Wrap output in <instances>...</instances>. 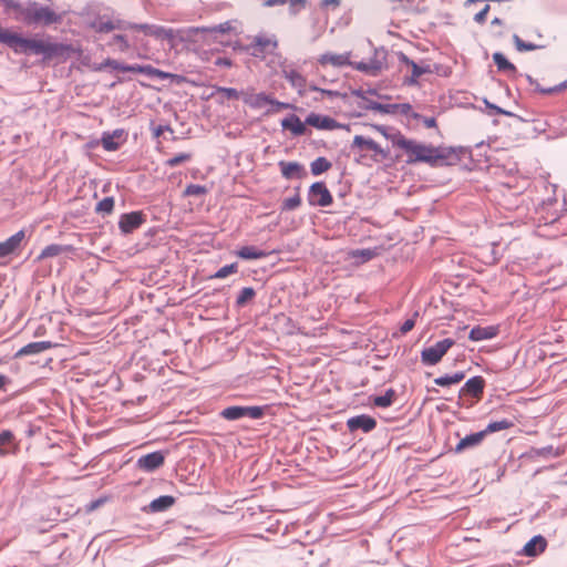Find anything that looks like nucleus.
Returning <instances> with one entry per match:
<instances>
[{
	"instance_id": "obj_1",
	"label": "nucleus",
	"mask_w": 567,
	"mask_h": 567,
	"mask_svg": "<svg viewBox=\"0 0 567 567\" xmlns=\"http://www.w3.org/2000/svg\"><path fill=\"white\" fill-rule=\"evenodd\" d=\"M0 42L11 48L18 54L32 52L34 54L52 56L60 51V45L56 43L22 38L18 33L4 29H0Z\"/></svg>"
},
{
	"instance_id": "obj_2",
	"label": "nucleus",
	"mask_w": 567,
	"mask_h": 567,
	"mask_svg": "<svg viewBox=\"0 0 567 567\" xmlns=\"http://www.w3.org/2000/svg\"><path fill=\"white\" fill-rule=\"evenodd\" d=\"M393 144L409 154L408 163L423 162L434 165L437 161L444 158L441 148L408 140L402 135H395Z\"/></svg>"
},
{
	"instance_id": "obj_3",
	"label": "nucleus",
	"mask_w": 567,
	"mask_h": 567,
	"mask_svg": "<svg viewBox=\"0 0 567 567\" xmlns=\"http://www.w3.org/2000/svg\"><path fill=\"white\" fill-rule=\"evenodd\" d=\"M22 16L28 24L50 25L61 20V17L49 7L41 6L37 2L29 3L22 10Z\"/></svg>"
},
{
	"instance_id": "obj_4",
	"label": "nucleus",
	"mask_w": 567,
	"mask_h": 567,
	"mask_svg": "<svg viewBox=\"0 0 567 567\" xmlns=\"http://www.w3.org/2000/svg\"><path fill=\"white\" fill-rule=\"evenodd\" d=\"M85 23L89 28L97 33H109L114 30H128L130 22L122 21L113 17L109 12L99 13L96 16H87Z\"/></svg>"
},
{
	"instance_id": "obj_5",
	"label": "nucleus",
	"mask_w": 567,
	"mask_h": 567,
	"mask_svg": "<svg viewBox=\"0 0 567 567\" xmlns=\"http://www.w3.org/2000/svg\"><path fill=\"white\" fill-rule=\"evenodd\" d=\"M388 51L383 47L373 48V55L369 61L354 62L353 69L370 76H378L388 68Z\"/></svg>"
},
{
	"instance_id": "obj_6",
	"label": "nucleus",
	"mask_w": 567,
	"mask_h": 567,
	"mask_svg": "<svg viewBox=\"0 0 567 567\" xmlns=\"http://www.w3.org/2000/svg\"><path fill=\"white\" fill-rule=\"evenodd\" d=\"M455 344L453 339L446 338L437 341L435 344L424 348L421 351V361L425 365H435L446 354V352Z\"/></svg>"
},
{
	"instance_id": "obj_7",
	"label": "nucleus",
	"mask_w": 567,
	"mask_h": 567,
	"mask_svg": "<svg viewBox=\"0 0 567 567\" xmlns=\"http://www.w3.org/2000/svg\"><path fill=\"white\" fill-rule=\"evenodd\" d=\"M220 415L228 420L235 421L243 417H249L251 420H258L264 415V409L260 406H228L224 409Z\"/></svg>"
},
{
	"instance_id": "obj_8",
	"label": "nucleus",
	"mask_w": 567,
	"mask_h": 567,
	"mask_svg": "<svg viewBox=\"0 0 567 567\" xmlns=\"http://www.w3.org/2000/svg\"><path fill=\"white\" fill-rule=\"evenodd\" d=\"M308 200L312 206L327 207L332 204V195L324 183L316 182L310 186Z\"/></svg>"
},
{
	"instance_id": "obj_9",
	"label": "nucleus",
	"mask_w": 567,
	"mask_h": 567,
	"mask_svg": "<svg viewBox=\"0 0 567 567\" xmlns=\"http://www.w3.org/2000/svg\"><path fill=\"white\" fill-rule=\"evenodd\" d=\"M165 456L166 453L163 451H155L143 455L136 461V468L145 473H152L164 464Z\"/></svg>"
},
{
	"instance_id": "obj_10",
	"label": "nucleus",
	"mask_w": 567,
	"mask_h": 567,
	"mask_svg": "<svg viewBox=\"0 0 567 567\" xmlns=\"http://www.w3.org/2000/svg\"><path fill=\"white\" fill-rule=\"evenodd\" d=\"M282 76L297 90L298 94L303 96L307 94L309 86H307L306 78L293 68L284 64L281 66Z\"/></svg>"
},
{
	"instance_id": "obj_11",
	"label": "nucleus",
	"mask_w": 567,
	"mask_h": 567,
	"mask_svg": "<svg viewBox=\"0 0 567 567\" xmlns=\"http://www.w3.org/2000/svg\"><path fill=\"white\" fill-rule=\"evenodd\" d=\"M367 150L374 153V159H385L389 156V151L383 150L372 138L362 135H355L352 142V148Z\"/></svg>"
},
{
	"instance_id": "obj_12",
	"label": "nucleus",
	"mask_w": 567,
	"mask_h": 567,
	"mask_svg": "<svg viewBox=\"0 0 567 567\" xmlns=\"http://www.w3.org/2000/svg\"><path fill=\"white\" fill-rule=\"evenodd\" d=\"M128 29H135L144 32L146 35L155 37L156 39H167L175 41V30L167 29L155 24H133Z\"/></svg>"
},
{
	"instance_id": "obj_13",
	"label": "nucleus",
	"mask_w": 567,
	"mask_h": 567,
	"mask_svg": "<svg viewBox=\"0 0 567 567\" xmlns=\"http://www.w3.org/2000/svg\"><path fill=\"white\" fill-rule=\"evenodd\" d=\"M142 212H131L122 214L118 220V228L122 234L127 235L137 229L144 223Z\"/></svg>"
},
{
	"instance_id": "obj_14",
	"label": "nucleus",
	"mask_w": 567,
	"mask_h": 567,
	"mask_svg": "<svg viewBox=\"0 0 567 567\" xmlns=\"http://www.w3.org/2000/svg\"><path fill=\"white\" fill-rule=\"evenodd\" d=\"M377 426V421L374 417L360 414L352 417H349L347 421V427L350 432L361 431L363 433H369L374 430Z\"/></svg>"
},
{
	"instance_id": "obj_15",
	"label": "nucleus",
	"mask_w": 567,
	"mask_h": 567,
	"mask_svg": "<svg viewBox=\"0 0 567 567\" xmlns=\"http://www.w3.org/2000/svg\"><path fill=\"white\" fill-rule=\"evenodd\" d=\"M126 141V133L124 130H114L113 132L104 133L101 137V144L105 151L113 152Z\"/></svg>"
},
{
	"instance_id": "obj_16",
	"label": "nucleus",
	"mask_w": 567,
	"mask_h": 567,
	"mask_svg": "<svg viewBox=\"0 0 567 567\" xmlns=\"http://www.w3.org/2000/svg\"><path fill=\"white\" fill-rule=\"evenodd\" d=\"M25 239L24 230H19L4 241L0 243V258L8 257L21 247L22 241Z\"/></svg>"
},
{
	"instance_id": "obj_17",
	"label": "nucleus",
	"mask_w": 567,
	"mask_h": 567,
	"mask_svg": "<svg viewBox=\"0 0 567 567\" xmlns=\"http://www.w3.org/2000/svg\"><path fill=\"white\" fill-rule=\"evenodd\" d=\"M306 124L313 126L318 130H326V131H331V130L340 127L339 123L334 118L327 116V115L317 114V113H310L306 117Z\"/></svg>"
},
{
	"instance_id": "obj_18",
	"label": "nucleus",
	"mask_w": 567,
	"mask_h": 567,
	"mask_svg": "<svg viewBox=\"0 0 567 567\" xmlns=\"http://www.w3.org/2000/svg\"><path fill=\"white\" fill-rule=\"evenodd\" d=\"M277 48V40L272 37L257 35L251 43V53L255 56L271 52Z\"/></svg>"
},
{
	"instance_id": "obj_19",
	"label": "nucleus",
	"mask_w": 567,
	"mask_h": 567,
	"mask_svg": "<svg viewBox=\"0 0 567 567\" xmlns=\"http://www.w3.org/2000/svg\"><path fill=\"white\" fill-rule=\"evenodd\" d=\"M281 175L286 179H301L307 175L305 167L297 162H279Z\"/></svg>"
},
{
	"instance_id": "obj_20",
	"label": "nucleus",
	"mask_w": 567,
	"mask_h": 567,
	"mask_svg": "<svg viewBox=\"0 0 567 567\" xmlns=\"http://www.w3.org/2000/svg\"><path fill=\"white\" fill-rule=\"evenodd\" d=\"M350 55H351L350 52H346V53H341V54L328 52V53L320 55L318 59V62L321 65L331 64L337 68L350 65L353 68L354 62H352L350 60Z\"/></svg>"
},
{
	"instance_id": "obj_21",
	"label": "nucleus",
	"mask_w": 567,
	"mask_h": 567,
	"mask_svg": "<svg viewBox=\"0 0 567 567\" xmlns=\"http://www.w3.org/2000/svg\"><path fill=\"white\" fill-rule=\"evenodd\" d=\"M399 60L401 62V64H404L406 65L408 68L411 69V78L409 79L408 83L409 84H414L416 83L417 79L425 74V73H430L431 72V69H430V65L426 64V65H419L416 64L413 60H410L404 53H399Z\"/></svg>"
},
{
	"instance_id": "obj_22",
	"label": "nucleus",
	"mask_w": 567,
	"mask_h": 567,
	"mask_svg": "<svg viewBox=\"0 0 567 567\" xmlns=\"http://www.w3.org/2000/svg\"><path fill=\"white\" fill-rule=\"evenodd\" d=\"M243 101L250 107L260 110L269 106L271 96L266 93L245 92L243 93Z\"/></svg>"
},
{
	"instance_id": "obj_23",
	"label": "nucleus",
	"mask_w": 567,
	"mask_h": 567,
	"mask_svg": "<svg viewBox=\"0 0 567 567\" xmlns=\"http://www.w3.org/2000/svg\"><path fill=\"white\" fill-rule=\"evenodd\" d=\"M18 451V443L13 433L9 430H3L0 432V455L7 456L11 454H16Z\"/></svg>"
},
{
	"instance_id": "obj_24",
	"label": "nucleus",
	"mask_w": 567,
	"mask_h": 567,
	"mask_svg": "<svg viewBox=\"0 0 567 567\" xmlns=\"http://www.w3.org/2000/svg\"><path fill=\"white\" fill-rule=\"evenodd\" d=\"M484 437H485V432H483V431L471 433V434H468L465 437L460 440V442L455 446L454 451L456 453H461V452H464L466 450L474 449V447L478 446L482 443Z\"/></svg>"
},
{
	"instance_id": "obj_25",
	"label": "nucleus",
	"mask_w": 567,
	"mask_h": 567,
	"mask_svg": "<svg viewBox=\"0 0 567 567\" xmlns=\"http://www.w3.org/2000/svg\"><path fill=\"white\" fill-rule=\"evenodd\" d=\"M281 127L295 136H300L306 133V121L302 122L297 115L290 114L281 121Z\"/></svg>"
},
{
	"instance_id": "obj_26",
	"label": "nucleus",
	"mask_w": 567,
	"mask_h": 567,
	"mask_svg": "<svg viewBox=\"0 0 567 567\" xmlns=\"http://www.w3.org/2000/svg\"><path fill=\"white\" fill-rule=\"evenodd\" d=\"M208 28L189 27L185 29L175 30V40L185 42H195L199 33H207Z\"/></svg>"
},
{
	"instance_id": "obj_27",
	"label": "nucleus",
	"mask_w": 567,
	"mask_h": 567,
	"mask_svg": "<svg viewBox=\"0 0 567 567\" xmlns=\"http://www.w3.org/2000/svg\"><path fill=\"white\" fill-rule=\"evenodd\" d=\"M547 546L546 539L540 536H534L525 546H524V554L529 557H534L539 555L545 550Z\"/></svg>"
},
{
	"instance_id": "obj_28",
	"label": "nucleus",
	"mask_w": 567,
	"mask_h": 567,
	"mask_svg": "<svg viewBox=\"0 0 567 567\" xmlns=\"http://www.w3.org/2000/svg\"><path fill=\"white\" fill-rule=\"evenodd\" d=\"M497 334V328L489 326V327H474L470 331L468 338L472 341H483V340H489L494 338Z\"/></svg>"
},
{
	"instance_id": "obj_29",
	"label": "nucleus",
	"mask_w": 567,
	"mask_h": 567,
	"mask_svg": "<svg viewBox=\"0 0 567 567\" xmlns=\"http://www.w3.org/2000/svg\"><path fill=\"white\" fill-rule=\"evenodd\" d=\"M51 346H52L51 342H48V341L31 342V343L22 347L18 351L17 355L22 357V355L40 353V352H43L44 350L51 348Z\"/></svg>"
},
{
	"instance_id": "obj_30",
	"label": "nucleus",
	"mask_w": 567,
	"mask_h": 567,
	"mask_svg": "<svg viewBox=\"0 0 567 567\" xmlns=\"http://www.w3.org/2000/svg\"><path fill=\"white\" fill-rule=\"evenodd\" d=\"M484 379L482 377H473L468 379L464 386L462 388L463 392L470 393L474 396H478L483 393L484 389Z\"/></svg>"
},
{
	"instance_id": "obj_31",
	"label": "nucleus",
	"mask_w": 567,
	"mask_h": 567,
	"mask_svg": "<svg viewBox=\"0 0 567 567\" xmlns=\"http://www.w3.org/2000/svg\"><path fill=\"white\" fill-rule=\"evenodd\" d=\"M237 256L244 260H256L267 256V252L255 248L254 246H244L237 251Z\"/></svg>"
},
{
	"instance_id": "obj_32",
	"label": "nucleus",
	"mask_w": 567,
	"mask_h": 567,
	"mask_svg": "<svg viewBox=\"0 0 567 567\" xmlns=\"http://www.w3.org/2000/svg\"><path fill=\"white\" fill-rule=\"evenodd\" d=\"M309 91H312V92H316V93L319 94V96H315L313 97V100L317 101V102L318 101H323L324 99L334 100V99H338V97L342 96L339 91L321 89V87H318L315 84H310L309 85Z\"/></svg>"
},
{
	"instance_id": "obj_33",
	"label": "nucleus",
	"mask_w": 567,
	"mask_h": 567,
	"mask_svg": "<svg viewBox=\"0 0 567 567\" xmlns=\"http://www.w3.org/2000/svg\"><path fill=\"white\" fill-rule=\"evenodd\" d=\"M493 61L499 71L516 73V66L509 62L503 53L495 52L493 54Z\"/></svg>"
},
{
	"instance_id": "obj_34",
	"label": "nucleus",
	"mask_w": 567,
	"mask_h": 567,
	"mask_svg": "<svg viewBox=\"0 0 567 567\" xmlns=\"http://www.w3.org/2000/svg\"><path fill=\"white\" fill-rule=\"evenodd\" d=\"M463 372H456L452 375H443L434 379V383L440 386H450L452 384H457L464 379Z\"/></svg>"
},
{
	"instance_id": "obj_35",
	"label": "nucleus",
	"mask_w": 567,
	"mask_h": 567,
	"mask_svg": "<svg viewBox=\"0 0 567 567\" xmlns=\"http://www.w3.org/2000/svg\"><path fill=\"white\" fill-rule=\"evenodd\" d=\"M395 392L392 389H388L384 394L375 395L372 400L373 404L379 408H388L392 404Z\"/></svg>"
},
{
	"instance_id": "obj_36",
	"label": "nucleus",
	"mask_w": 567,
	"mask_h": 567,
	"mask_svg": "<svg viewBox=\"0 0 567 567\" xmlns=\"http://www.w3.org/2000/svg\"><path fill=\"white\" fill-rule=\"evenodd\" d=\"M255 296H256V291L254 288H251V287L243 288L236 299L237 307L241 308V307L246 306L248 302H250L254 299Z\"/></svg>"
},
{
	"instance_id": "obj_37",
	"label": "nucleus",
	"mask_w": 567,
	"mask_h": 567,
	"mask_svg": "<svg viewBox=\"0 0 567 567\" xmlns=\"http://www.w3.org/2000/svg\"><path fill=\"white\" fill-rule=\"evenodd\" d=\"M311 173L316 176L327 172L331 167V163L324 157L316 158L311 165Z\"/></svg>"
},
{
	"instance_id": "obj_38",
	"label": "nucleus",
	"mask_w": 567,
	"mask_h": 567,
	"mask_svg": "<svg viewBox=\"0 0 567 567\" xmlns=\"http://www.w3.org/2000/svg\"><path fill=\"white\" fill-rule=\"evenodd\" d=\"M175 498H154L148 505L151 512H163L174 504Z\"/></svg>"
},
{
	"instance_id": "obj_39",
	"label": "nucleus",
	"mask_w": 567,
	"mask_h": 567,
	"mask_svg": "<svg viewBox=\"0 0 567 567\" xmlns=\"http://www.w3.org/2000/svg\"><path fill=\"white\" fill-rule=\"evenodd\" d=\"M140 73L144 74L151 79H159V80H165L169 76L168 73L161 71L158 69H155L152 65H143L142 69H140Z\"/></svg>"
},
{
	"instance_id": "obj_40",
	"label": "nucleus",
	"mask_w": 567,
	"mask_h": 567,
	"mask_svg": "<svg viewBox=\"0 0 567 567\" xmlns=\"http://www.w3.org/2000/svg\"><path fill=\"white\" fill-rule=\"evenodd\" d=\"M114 203L113 197H105L97 203L95 212L102 215H110L114 209Z\"/></svg>"
},
{
	"instance_id": "obj_41",
	"label": "nucleus",
	"mask_w": 567,
	"mask_h": 567,
	"mask_svg": "<svg viewBox=\"0 0 567 567\" xmlns=\"http://www.w3.org/2000/svg\"><path fill=\"white\" fill-rule=\"evenodd\" d=\"M109 45L114 47L120 52H126L130 49L128 40L122 34H115L109 42Z\"/></svg>"
},
{
	"instance_id": "obj_42",
	"label": "nucleus",
	"mask_w": 567,
	"mask_h": 567,
	"mask_svg": "<svg viewBox=\"0 0 567 567\" xmlns=\"http://www.w3.org/2000/svg\"><path fill=\"white\" fill-rule=\"evenodd\" d=\"M513 41L519 52L534 51L542 48L540 45L523 41L517 34L513 35Z\"/></svg>"
},
{
	"instance_id": "obj_43",
	"label": "nucleus",
	"mask_w": 567,
	"mask_h": 567,
	"mask_svg": "<svg viewBox=\"0 0 567 567\" xmlns=\"http://www.w3.org/2000/svg\"><path fill=\"white\" fill-rule=\"evenodd\" d=\"M509 426H511V422L507 420L495 421V422L488 423V425L486 426L485 430H483V432H485V435H486L487 433L498 432V431L508 429Z\"/></svg>"
},
{
	"instance_id": "obj_44",
	"label": "nucleus",
	"mask_w": 567,
	"mask_h": 567,
	"mask_svg": "<svg viewBox=\"0 0 567 567\" xmlns=\"http://www.w3.org/2000/svg\"><path fill=\"white\" fill-rule=\"evenodd\" d=\"M207 192L208 189L205 186L189 184L184 190V196H200L206 194Z\"/></svg>"
},
{
	"instance_id": "obj_45",
	"label": "nucleus",
	"mask_w": 567,
	"mask_h": 567,
	"mask_svg": "<svg viewBox=\"0 0 567 567\" xmlns=\"http://www.w3.org/2000/svg\"><path fill=\"white\" fill-rule=\"evenodd\" d=\"M236 271H237V265L236 264L226 265V266L219 268L215 272L213 278L224 279V278L228 277L229 275H231V274H234Z\"/></svg>"
},
{
	"instance_id": "obj_46",
	"label": "nucleus",
	"mask_w": 567,
	"mask_h": 567,
	"mask_svg": "<svg viewBox=\"0 0 567 567\" xmlns=\"http://www.w3.org/2000/svg\"><path fill=\"white\" fill-rule=\"evenodd\" d=\"M269 109L267 110V114L279 112L280 110L286 109H295V106L290 103L280 102L271 97V102L269 104Z\"/></svg>"
},
{
	"instance_id": "obj_47",
	"label": "nucleus",
	"mask_w": 567,
	"mask_h": 567,
	"mask_svg": "<svg viewBox=\"0 0 567 567\" xmlns=\"http://www.w3.org/2000/svg\"><path fill=\"white\" fill-rule=\"evenodd\" d=\"M262 4L265 7H277V6H284L287 2L290 3L291 7H295L296 4H305V0H261Z\"/></svg>"
},
{
	"instance_id": "obj_48",
	"label": "nucleus",
	"mask_w": 567,
	"mask_h": 567,
	"mask_svg": "<svg viewBox=\"0 0 567 567\" xmlns=\"http://www.w3.org/2000/svg\"><path fill=\"white\" fill-rule=\"evenodd\" d=\"M192 155L189 153H181L175 155L174 157L166 161V165L169 167H175L184 162L189 161Z\"/></svg>"
},
{
	"instance_id": "obj_49",
	"label": "nucleus",
	"mask_w": 567,
	"mask_h": 567,
	"mask_svg": "<svg viewBox=\"0 0 567 567\" xmlns=\"http://www.w3.org/2000/svg\"><path fill=\"white\" fill-rule=\"evenodd\" d=\"M301 204V199L299 197V195H295L292 197H289V198H286L284 202H282V209L284 210H293L296 208H298Z\"/></svg>"
},
{
	"instance_id": "obj_50",
	"label": "nucleus",
	"mask_w": 567,
	"mask_h": 567,
	"mask_svg": "<svg viewBox=\"0 0 567 567\" xmlns=\"http://www.w3.org/2000/svg\"><path fill=\"white\" fill-rule=\"evenodd\" d=\"M62 248L59 245H49L41 251L40 258L42 259L58 256Z\"/></svg>"
},
{
	"instance_id": "obj_51",
	"label": "nucleus",
	"mask_w": 567,
	"mask_h": 567,
	"mask_svg": "<svg viewBox=\"0 0 567 567\" xmlns=\"http://www.w3.org/2000/svg\"><path fill=\"white\" fill-rule=\"evenodd\" d=\"M218 92L221 93L225 97H227L229 100H237L239 97L243 99V93H244V92H239L233 87H220V89H218Z\"/></svg>"
},
{
	"instance_id": "obj_52",
	"label": "nucleus",
	"mask_w": 567,
	"mask_h": 567,
	"mask_svg": "<svg viewBox=\"0 0 567 567\" xmlns=\"http://www.w3.org/2000/svg\"><path fill=\"white\" fill-rule=\"evenodd\" d=\"M106 66L112 68L113 70L122 71V68H125V64L113 59H107L97 68V70L101 71Z\"/></svg>"
},
{
	"instance_id": "obj_53",
	"label": "nucleus",
	"mask_w": 567,
	"mask_h": 567,
	"mask_svg": "<svg viewBox=\"0 0 567 567\" xmlns=\"http://www.w3.org/2000/svg\"><path fill=\"white\" fill-rule=\"evenodd\" d=\"M486 106L492 110L493 112H495L496 114H503V115H506V116H513L514 114L509 111H506L495 104H492L489 103L487 100L484 101Z\"/></svg>"
},
{
	"instance_id": "obj_54",
	"label": "nucleus",
	"mask_w": 567,
	"mask_h": 567,
	"mask_svg": "<svg viewBox=\"0 0 567 567\" xmlns=\"http://www.w3.org/2000/svg\"><path fill=\"white\" fill-rule=\"evenodd\" d=\"M231 25L230 22H224L216 27L208 28V32H219V33H226L230 30Z\"/></svg>"
},
{
	"instance_id": "obj_55",
	"label": "nucleus",
	"mask_w": 567,
	"mask_h": 567,
	"mask_svg": "<svg viewBox=\"0 0 567 567\" xmlns=\"http://www.w3.org/2000/svg\"><path fill=\"white\" fill-rule=\"evenodd\" d=\"M488 11H489V6L486 4L478 13H476L474 16V21L477 23L485 22Z\"/></svg>"
},
{
	"instance_id": "obj_56",
	"label": "nucleus",
	"mask_w": 567,
	"mask_h": 567,
	"mask_svg": "<svg viewBox=\"0 0 567 567\" xmlns=\"http://www.w3.org/2000/svg\"><path fill=\"white\" fill-rule=\"evenodd\" d=\"M414 326H415L414 318L405 320L400 328L401 333H403V334L408 333L409 331H411L414 328Z\"/></svg>"
},
{
	"instance_id": "obj_57",
	"label": "nucleus",
	"mask_w": 567,
	"mask_h": 567,
	"mask_svg": "<svg viewBox=\"0 0 567 567\" xmlns=\"http://www.w3.org/2000/svg\"><path fill=\"white\" fill-rule=\"evenodd\" d=\"M166 131L173 133V130L169 126H167V125H158L157 127H155L153 130V134H154L155 137H158V136H161Z\"/></svg>"
},
{
	"instance_id": "obj_58",
	"label": "nucleus",
	"mask_w": 567,
	"mask_h": 567,
	"mask_svg": "<svg viewBox=\"0 0 567 567\" xmlns=\"http://www.w3.org/2000/svg\"><path fill=\"white\" fill-rule=\"evenodd\" d=\"M330 6L333 8H338L340 6V0H321L320 1V8L327 9Z\"/></svg>"
},
{
	"instance_id": "obj_59",
	"label": "nucleus",
	"mask_w": 567,
	"mask_h": 567,
	"mask_svg": "<svg viewBox=\"0 0 567 567\" xmlns=\"http://www.w3.org/2000/svg\"><path fill=\"white\" fill-rule=\"evenodd\" d=\"M566 86H567V83L563 82L559 85L548 87L547 90H540V93L550 94V93L559 92L560 90H563Z\"/></svg>"
},
{
	"instance_id": "obj_60",
	"label": "nucleus",
	"mask_w": 567,
	"mask_h": 567,
	"mask_svg": "<svg viewBox=\"0 0 567 567\" xmlns=\"http://www.w3.org/2000/svg\"><path fill=\"white\" fill-rule=\"evenodd\" d=\"M143 65L140 64H125V68H122V72H134L140 73V69H142Z\"/></svg>"
},
{
	"instance_id": "obj_61",
	"label": "nucleus",
	"mask_w": 567,
	"mask_h": 567,
	"mask_svg": "<svg viewBox=\"0 0 567 567\" xmlns=\"http://www.w3.org/2000/svg\"><path fill=\"white\" fill-rule=\"evenodd\" d=\"M370 109L371 110H375V111H380V112H384V113L389 112V105H384V104L377 103V102L372 103L370 105Z\"/></svg>"
},
{
	"instance_id": "obj_62",
	"label": "nucleus",
	"mask_w": 567,
	"mask_h": 567,
	"mask_svg": "<svg viewBox=\"0 0 567 567\" xmlns=\"http://www.w3.org/2000/svg\"><path fill=\"white\" fill-rule=\"evenodd\" d=\"M423 124L427 127V128H433L436 126V121L434 117H424L423 118Z\"/></svg>"
},
{
	"instance_id": "obj_63",
	"label": "nucleus",
	"mask_w": 567,
	"mask_h": 567,
	"mask_svg": "<svg viewBox=\"0 0 567 567\" xmlns=\"http://www.w3.org/2000/svg\"><path fill=\"white\" fill-rule=\"evenodd\" d=\"M357 254L360 255L363 258V260H370L373 255L372 251L369 249L360 250Z\"/></svg>"
},
{
	"instance_id": "obj_64",
	"label": "nucleus",
	"mask_w": 567,
	"mask_h": 567,
	"mask_svg": "<svg viewBox=\"0 0 567 567\" xmlns=\"http://www.w3.org/2000/svg\"><path fill=\"white\" fill-rule=\"evenodd\" d=\"M102 503H103V499H102V498H97L96 501L92 502V503L87 506V512L94 511V509H95V508H97Z\"/></svg>"
}]
</instances>
